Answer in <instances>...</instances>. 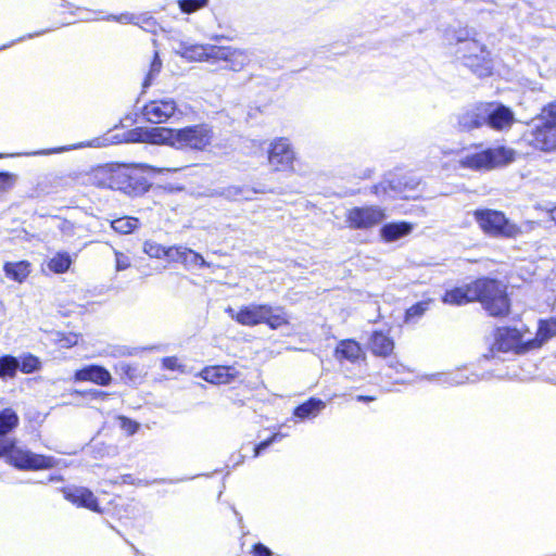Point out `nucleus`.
Returning a JSON list of instances; mask_svg holds the SVG:
<instances>
[{"label":"nucleus","mask_w":556,"mask_h":556,"mask_svg":"<svg viewBox=\"0 0 556 556\" xmlns=\"http://www.w3.org/2000/svg\"><path fill=\"white\" fill-rule=\"evenodd\" d=\"M3 455H8L10 463L18 469L40 470L54 466L53 457L35 454L28 450L15 448L12 440L0 437V456Z\"/></svg>","instance_id":"6e6552de"},{"label":"nucleus","mask_w":556,"mask_h":556,"mask_svg":"<svg viewBox=\"0 0 556 556\" xmlns=\"http://www.w3.org/2000/svg\"><path fill=\"white\" fill-rule=\"evenodd\" d=\"M15 42H16V41H12V42H10V43H8V45H3V46H1V47H0V51H1V50H4V49H7V48L12 47Z\"/></svg>","instance_id":"69168bd1"},{"label":"nucleus","mask_w":556,"mask_h":556,"mask_svg":"<svg viewBox=\"0 0 556 556\" xmlns=\"http://www.w3.org/2000/svg\"><path fill=\"white\" fill-rule=\"evenodd\" d=\"M91 179L98 187L119 190L131 197L148 190L146 179L134 176L131 169L123 165L99 167L93 172Z\"/></svg>","instance_id":"7ed1b4c3"},{"label":"nucleus","mask_w":556,"mask_h":556,"mask_svg":"<svg viewBox=\"0 0 556 556\" xmlns=\"http://www.w3.org/2000/svg\"><path fill=\"white\" fill-rule=\"evenodd\" d=\"M61 1H62L61 7H63V8H66V9H75V11L85 12V13H86V15H89V14H91V13H92L91 11H89V10H87V9H81V8L75 7L74 4H72V3H70V2H67V1H65V0H61ZM80 20H83V21H89V20H92V18H91V17H89V16H81V17H80ZM94 20H98V17H96Z\"/></svg>","instance_id":"3c124183"},{"label":"nucleus","mask_w":556,"mask_h":556,"mask_svg":"<svg viewBox=\"0 0 556 556\" xmlns=\"http://www.w3.org/2000/svg\"><path fill=\"white\" fill-rule=\"evenodd\" d=\"M439 380L443 383H447L451 386H459L466 382L476 381V379H471L469 376L465 375L463 371H456L448 375H439Z\"/></svg>","instance_id":"c9c22d12"},{"label":"nucleus","mask_w":556,"mask_h":556,"mask_svg":"<svg viewBox=\"0 0 556 556\" xmlns=\"http://www.w3.org/2000/svg\"><path fill=\"white\" fill-rule=\"evenodd\" d=\"M527 334L530 333H522L516 328H500L491 352H514L516 354L526 353L533 349V346L530 345V343H532L531 338L527 337Z\"/></svg>","instance_id":"1a4fd4ad"},{"label":"nucleus","mask_w":556,"mask_h":556,"mask_svg":"<svg viewBox=\"0 0 556 556\" xmlns=\"http://www.w3.org/2000/svg\"><path fill=\"white\" fill-rule=\"evenodd\" d=\"M20 369V358L12 355L0 357V379H13Z\"/></svg>","instance_id":"cd10ccee"},{"label":"nucleus","mask_w":556,"mask_h":556,"mask_svg":"<svg viewBox=\"0 0 556 556\" xmlns=\"http://www.w3.org/2000/svg\"><path fill=\"white\" fill-rule=\"evenodd\" d=\"M163 368L168 370L180 369L181 365L178 363V358L175 356L164 357L162 359Z\"/></svg>","instance_id":"8fccbe9b"},{"label":"nucleus","mask_w":556,"mask_h":556,"mask_svg":"<svg viewBox=\"0 0 556 556\" xmlns=\"http://www.w3.org/2000/svg\"><path fill=\"white\" fill-rule=\"evenodd\" d=\"M190 249L182 245H173L167 248V258L172 262L184 263L185 257L189 253Z\"/></svg>","instance_id":"a19ab883"},{"label":"nucleus","mask_w":556,"mask_h":556,"mask_svg":"<svg viewBox=\"0 0 556 556\" xmlns=\"http://www.w3.org/2000/svg\"><path fill=\"white\" fill-rule=\"evenodd\" d=\"M177 129L165 127H155L148 132V137L152 143H166L175 148Z\"/></svg>","instance_id":"bb28decb"},{"label":"nucleus","mask_w":556,"mask_h":556,"mask_svg":"<svg viewBox=\"0 0 556 556\" xmlns=\"http://www.w3.org/2000/svg\"><path fill=\"white\" fill-rule=\"evenodd\" d=\"M260 192L258 190L256 189H248V188H242V187H237V186H231V187H228L227 189H225V191L223 192V195H225L227 199H230V200H252L253 199V194L254 193H257Z\"/></svg>","instance_id":"72a5a7b5"},{"label":"nucleus","mask_w":556,"mask_h":556,"mask_svg":"<svg viewBox=\"0 0 556 556\" xmlns=\"http://www.w3.org/2000/svg\"><path fill=\"white\" fill-rule=\"evenodd\" d=\"M185 168V166H181V167H166V168H154L152 167L153 170H156V172H163V170H166V172H178L180 169Z\"/></svg>","instance_id":"13d9d810"},{"label":"nucleus","mask_w":556,"mask_h":556,"mask_svg":"<svg viewBox=\"0 0 556 556\" xmlns=\"http://www.w3.org/2000/svg\"><path fill=\"white\" fill-rule=\"evenodd\" d=\"M510 108L498 102H484V125L495 131H506L515 124Z\"/></svg>","instance_id":"f8f14e48"},{"label":"nucleus","mask_w":556,"mask_h":556,"mask_svg":"<svg viewBox=\"0 0 556 556\" xmlns=\"http://www.w3.org/2000/svg\"><path fill=\"white\" fill-rule=\"evenodd\" d=\"M72 264V258L67 253H58L48 262L50 270L56 274L65 273Z\"/></svg>","instance_id":"473e14b6"},{"label":"nucleus","mask_w":556,"mask_h":556,"mask_svg":"<svg viewBox=\"0 0 556 556\" xmlns=\"http://www.w3.org/2000/svg\"><path fill=\"white\" fill-rule=\"evenodd\" d=\"M3 269L8 278L23 282L30 273V264L26 261L8 262L4 264Z\"/></svg>","instance_id":"393cba45"},{"label":"nucleus","mask_w":556,"mask_h":556,"mask_svg":"<svg viewBox=\"0 0 556 556\" xmlns=\"http://www.w3.org/2000/svg\"><path fill=\"white\" fill-rule=\"evenodd\" d=\"M185 267L187 268H202L208 267V263L203 258V256L193 250L190 249L189 253L184 260Z\"/></svg>","instance_id":"4c0bfd02"},{"label":"nucleus","mask_w":556,"mask_h":556,"mask_svg":"<svg viewBox=\"0 0 556 556\" xmlns=\"http://www.w3.org/2000/svg\"><path fill=\"white\" fill-rule=\"evenodd\" d=\"M109 21H116L122 24H139V17L130 13H122L119 15H109Z\"/></svg>","instance_id":"49530a36"},{"label":"nucleus","mask_w":556,"mask_h":556,"mask_svg":"<svg viewBox=\"0 0 556 556\" xmlns=\"http://www.w3.org/2000/svg\"><path fill=\"white\" fill-rule=\"evenodd\" d=\"M176 149L202 150L211 143L212 130L206 125H195L177 129Z\"/></svg>","instance_id":"9b49d317"},{"label":"nucleus","mask_w":556,"mask_h":556,"mask_svg":"<svg viewBox=\"0 0 556 556\" xmlns=\"http://www.w3.org/2000/svg\"><path fill=\"white\" fill-rule=\"evenodd\" d=\"M115 255V268L117 271L125 270L130 267L131 261L128 255L112 248Z\"/></svg>","instance_id":"c03bdc74"},{"label":"nucleus","mask_w":556,"mask_h":556,"mask_svg":"<svg viewBox=\"0 0 556 556\" xmlns=\"http://www.w3.org/2000/svg\"><path fill=\"white\" fill-rule=\"evenodd\" d=\"M390 368H394L397 372L401 371V369H404V366L402 364H399L396 362L391 361L389 364Z\"/></svg>","instance_id":"bf43d9fd"},{"label":"nucleus","mask_w":556,"mask_h":556,"mask_svg":"<svg viewBox=\"0 0 556 556\" xmlns=\"http://www.w3.org/2000/svg\"><path fill=\"white\" fill-rule=\"evenodd\" d=\"M20 418L12 408L0 412V437H4L18 426Z\"/></svg>","instance_id":"c756f323"},{"label":"nucleus","mask_w":556,"mask_h":556,"mask_svg":"<svg viewBox=\"0 0 556 556\" xmlns=\"http://www.w3.org/2000/svg\"><path fill=\"white\" fill-rule=\"evenodd\" d=\"M384 218V210L379 206H356L348 211L345 222L352 229L364 230L379 225Z\"/></svg>","instance_id":"9d476101"},{"label":"nucleus","mask_w":556,"mask_h":556,"mask_svg":"<svg viewBox=\"0 0 556 556\" xmlns=\"http://www.w3.org/2000/svg\"><path fill=\"white\" fill-rule=\"evenodd\" d=\"M214 61H224L227 63L226 68L239 72L250 63L251 59L244 50L217 46Z\"/></svg>","instance_id":"dca6fc26"},{"label":"nucleus","mask_w":556,"mask_h":556,"mask_svg":"<svg viewBox=\"0 0 556 556\" xmlns=\"http://www.w3.org/2000/svg\"><path fill=\"white\" fill-rule=\"evenodd\" d=\"M238 370L230 366H213L204 368L201 377L213 384L230 383L238 377Z\"/></svg>","instance_id":"6ab92c4d"},{"label":"nucleus","mask_w":556,"mask_h":556,"mask_svg":"<svg viewBox=\"0 0 556 556\" xmlns=\"http://www.w3.org/2000/svg\"><path fill=\"white\" fill-rule=\"evenodd\" d=\"M96 141H97V140H93V141L88 142V143H86V144H85V143H79V144H77V146H74L73 148H75V149H76V148H83V147H97L98 144H96V143H94Z\"/></svg>","instance_id":"e2e57ef3"},{"label":"nucleus","mask_w":556,"mask_h":556,"mask_svg":"<svg viewBox=\"0 0 556 556\" xmlns=\"http://www.w3.org/2000/svg\"><path fill=\"white\" fill-rule=\"evenodd\" d=\"M139 17V26L142 27L143 29H152L156 22L155 20L152 17V16H146V15H142V16H138Z\"/></svg>","instance_id":"603ef678"},{"label":"nucleus","mask_w":556,"mask_h":556,"mask_svg":"<svg viewBox=\"0 0 556 556\" xmlns=\"http://www.w3.org/2000/svg\"><path fill=\"white\" fill-rule=\"evenodd\" d=\"M472 301L481 302L484 309L495 317L506 315L510 306L506 287L498 280L489 278L446 291L443 296V302L452 305H463Z\"/></svg>","instance_id":"f257e3e1"},{"label":"nucleus","mask_w":556,"mask_h":556,"mask_svg":"<svg viewBox=\"0 0 556 556\" xmlns=\"http://www.w3.org/2000/svg\"><path fill=\"white\" fill-rule=\"evenodd\" d=\"M394 349L393 340L382 331H374L369 339V350L381 357L391 355Z\"/></svg>","instance_id":"412c9836"},{"label":"nucleus","mask_w":556,"mask_h":556,"mask_svg":"<svg viewBox=\"0 0 556 556\" xmlns=\"http://www.w3.org/2000/svg\"><path fill=\"white\" fill-rule=\"evenodd\" d=\"M244 460V455H242L240 452L237 454H233L230 458V462L232 463V466H239Z\"/></svg>","instance_id":"6e6d98bb"},{"label":"nucleus","mask_w":556,"mask_h":556,"mask_svg":"<svg viewBox=\"0 0 556 556\" xmlns=\"http://www.w3.org/2000/svg\"><path fill=\"white\" fill-rule=\"evenodd\" d=\"M66 150H68V149L65 147H61V148H56V149H52V150H41V151L33 152V153H26L25 155H46V154H52V153H60V152H63Z\"/></svg>","instance_id":"864d4df0"},{"label":"nucleus","mask_w":556,"mask_h":556,"mask_svg":"<svg viewBox=\"0 0 556 556\" xmlns=\"http://www.w3.org/2000/svg\"><path fill=\"white\" fill-rule=\"evenodd\" d=\"M356 400L359 402H371L375 399L372 396L358 395Z\"/></svg>","instance_id":"052dcab7"},{"label":"nucleus","mask_w":556,"mask_h":556,"mask_svg":"<svg viewBox=\"0 0 556 556\" xmlns=\"http://www.w3.org/2000/svg\"><path fill=\"white\" fill-rule=\"evenodd\" d=\"M295 153L287 138H277L270 142L268 163L275 170H288L293 166Z\"/></svg>","instance_id":"ddd939ff"},{"label":"nucleus","mask_w":556,"mask_h":556,"mask_svg":"<svg viewBox=\"0 0 556 556\" xmlns=\"http://www.w3.org/2000/svg\"><path fill=\"white\" fill-rule=\"evenodd\" d=\"M225 312L231 319L242 326L253 327L266 324L270 329H278L288 324V318L282 307H274L268 304H249L242 306L238 312L227 307Z\"/></svg>","instance_id":"20e7f679"},{"label":"nucleus","mask_w":556,"mask_h":556,"mask_svg":"<svg viewBox=\"0 0 556 556\" xmlns=\"http://www.w3.org/2000/svg\"><path fill=\"white\" fill-rule=\"evenodd\" d=\"M334 356L338 361L346 359L356 363L363 356V351L358 342L355 340H341L336 348Z\"/></svg>","instance_id":"4be33fe9"},{"label":"nucleus","mask_w":556,"mask_h":556,"mask_svg":"<svg viewBox=\"0 0 556 556\" xmlns=\"http://www.w3.org/2000/svg\"><path fill=\"white\" fill-rule=\"evenodd\" d=\"M413 230V225L406 222L389 223L381 227L380 235L386 242L396 241Z\"/></svg>","instance_id":"5701e85b"},{"label":"nucleus","mask_w":556,"mask_h":556,"mask_svg":"<svg viewBox=\"0 0 556 556\" xmlns=\"http://www.w3.org/2000/svg\"><path fill=\"white\" fill-rule=\"evenodd\" d=\"M283 435L281 433H274L269 439L261 442L260 444L255 445L254 447V457H257L262 451L266 450L269 445H271L274 442H277L280 440Z\"/></svg>","instance_id":"de8ad7c7"},{"label":"nucleus","mask_w":556,"mask_h":556,"mask_svg":"<svg viewBox=\"0 0 556 556\" xmlns=\"http://www.w3.org/2000/svg\"><path fill=\"white\" fill-rule=\"evenodd\" d=\"M523 139L538 150H556V104L543 109L542 114L523 135Z\"/></svg>","instance_id":"39448f33"},{"label":"nucleus","mask_w":556,"mask_h":556,"mask_svg":"<svg viewBox=\"0 0 556 556\" xmlns=\"http://www.w3.org/2000/svg\"><path fill=\"white\" fill-rule=\"evenodd\" d=\"M111 226L116 232L127 235L138 228L139 220L135 217L125 216L112 220Z\"/></svg>","instance_id":"2f4dec72"},{"label":"nucleus","mask_w":556,"mask_h":556,"mask_svg":"<svg viewBox=\"0 0 556 556\" xmlns=\"http://www.w3.org/2000/svg\"><path fill=\"white\" fill-rule=\"evenodd\" d=\"M54 341L62 349H70L78 343V336L75 333L56 332Z\"/></svg>","instance_id":"79ce46f5"},{"label":"nucleus","mask_w":556,"mask_h":556,"mask_svg":"<svg viewBox=\"0 0 556 556\" xmlns=\"http://www.w3.org/2000/svg\"><path fill=\"white\" fill-rule=\"evenodd\" d=\"M252 556H273V552L262 543L253 545L251 551Z\"/></svg>","instance_id":"09e8293b"},{"label":"nucleus","mask_w":556,"mask_h":556,"mask_svg":"<svg viewBox=\"0 0 556 556\" xmlns=\"http://www.w3.org/2000/svg\"><path fill=\"white\" fill-rule=\"evenodd\" d=\"M138 353L137 348H128L125 345H116L110 348V351L108 352L109 355L113 357H122V356H130Z\"/></svg>","instance_id":"37998d69"},{"label":"nucleus","mask_w":556,"mask_h":556,"mask_svg":"<svg viewBox=\"0 0 556 556\" xmlns=\"http://www.w3.org/2000/svg\"><path fill=\"white\" fill-rule=\"evenodd\" d=\"M0 157H2V155L0 154Z\"/></svg>","instance_id":"338daca9"},{"label":"nucleus","mask_w":556,"mask_h":556,"mask_svg":"<svg viewBox=\"0 0 556 556\" xmlns=\"http://www.w3.org/2000/svg\"><path fill=\"white\" fill-rule=\"evenodd\" d=\"M431 300L420 301L405 312V323L406 324H415L418 319L429 309Z\"/></svg>","instance_id":"7c9ffc66"},{"label":"nucleus","mask_w":556,"mask_h":556,"mask_svg":"<svg viewBox=\"0 0 556 556\" xmlns=\"http://www.w3.org/2000/svg\"><path fill=\"white\" fill-rule=\"evenodd\" d=\"M326 407V403L320 399L311 397L303 404L296 406L293 416L300 420L312 419L317 417Z\"/></svg>","instance_id":"b1692460"},{"label":"nucleus","mask_w":556,"mask_h":556,"mask_svg":"<svg viewBox=\"0 0 556 556\" xmlns=\"http://www.w3.org/2000/svg\"><path fill=\"white\" fill-rule=\"evenodd\" d=\"M76 381H91L100 386H109L112 376L104 367L90 365L75 372Z\"/></svg>","instance_id":"aec40b11"},{"label":"nucleus","mask_w":556,"mask_h":556,"mask_svg":"<svg viewBox=\"0 0 556 556\" xmlns=\"http://www.w3.org/2000/svg\"><path fill=\"white\" fill-rule=\"evenodd\" d=\"M123 427L130 433H135L138 428H139V425L137 422H134V421H130L126 418L123 419Z\"/></svg>","instance_id":"5fc2aeb1"},{"label":"nucleus","mask_w":556,"mask_h":556,"mask_svg":"<svg viewBox=\"0 0 556 556\" xmlns=\"http://www.w3.org/2000/svg\"><path fill=\"white\" fill-rule=\"evenodd\" d=\"M115 371L131 383H137L142 378V370L138 365L121 362L115 366Z\"/></svg>","instance_id":"c85d7f7f"},{"label":"nucleus","mask_w":556,"mask_h":556,"mask_svg":"<svg viewBox=\"0 0 556 556\" xmlns=\"http://www.w3.org/2000/svg\"><path fill=\"white\" fill-rule=\"evenodd\" d=\"M45 33H46V31H39V33H36V34H28L27 36H24V37L18 38L16 41H23V40H24V39H26V38H33V37H35V36H39V35L45 34Z\"/></svg>","instance_id":"680f3d73"},{"label":"nucleus","mask_w":556,"mask_h":556,"mask_svg":"<svg viewBox=\"0 0 556 556\" xmlns=\"http://www.w3.org/2000/svg\"><path fill=\"white\" fill-rule=\"evenodd\" d=\"M515 152L505 147L488 148L473 153H467L459 160L464 168L472 170H492L514 161Z\"/></svg>","instance_id":"423d86ee"},{"label":"nucleus","mask_w":556,"mask_h":556,"mask_svg":"<svg viewBox=\"0 0 556 556\" xmlns=\"http://www.w3.org/2000/svg\"><path fill=\"white\" fill-rule=\"evenodd\" d=\"M450 45H456L455 53L463 59L464 64L468 66L477 76L485 77L492 73V61L490 52L478 40L470 38L467 29H459L447 35Z\"/></svg>","instance_id":"f03ea898"},{"label":"nucleus","mask_w":556,"mask_h":556,"mask_svg":"<svg viewBox=\"0 0 556 556\" xmlns=\"http://www.w3.org/2000/svg\"><path fill=\"white\" fill-rule=\"evenodd\" d=\"M93 399H103L108 395V393L100 390H91L88 392Z\"/></svg>","instance_id":"4d7b16f0"},{"label":"nucleus","mask_w":556,"mask_h":556,"mask_svg":"<svg viewBox=\"0 0 556 556\" xmlns=\"http://www.w3.org/2000/svg\"><path fill=\"white\" fill-rule=\"evenodd\" d=\"M549 217L553 222L556 223V206L549 210Z\"/></svg>","instance_id":"0e129e2a"},{"label":"nucleus","mask_w":556,"mask_h":556,"mask_svg":"<svg viewBox=\"0 0 556 556\" xmlns=\"http://www.w3.org/2000/svg\"><path fill=\"white\" fill-rule=\"evenodd\" d=\"M217 46L214 45H189L180 42L177 53L190 61H213Z\"/></svg>","instance_id":"a211bd4d"},{"label":"nucleus","mask_w":556,"mask_h":556,"mask_svg":"<svg viewBox=\"0 0 556 556\" xmlns=\"http://www.w3.org/2000/svg\"><path fill=\"white\" fill-rule=\"evenodd\" d=\"M41 363L39 358L33 354L23 355L20 359V369L24 374H33L39 370Z\"/></svg>","instance_id":"f704fd0d"},{"label":"nucleus","mask_w":556,"mask_h":556,"mask_svg":"<svg viewBox=\"0 0 556 556\" xmlns=\"http://www.w3.org/2000/svg\"><path fill=\"white\" fill-rule=\"evenodd\" d=\"M556 334V319L541 320L535 338L531 339L533 349L540 348L549 338Z\"/></svg>","instance_id":"a878e982"},{"label":"nucleus","mask_w":556,"mask_h":556,"mask_svg":"<svg viewBox=\"0 0 556 556\" xmlns=\"http://www.w3.org/2000/svg\"><path fill=\"white\" fill-rule=\"evenodd\" d=\"M473 217L484 233L496 238H516L521 233L518 225L510 222L503 212L496 210H476Z\"/></svg>","instance_id":"0eeeda50"},{"label":"nucleus","mask_w":556,"mask_h":556,"mask_svg":"<svg viewBox=\"0 0 556 556\" xmlns=\"http://www.w3.org/2000/svg\"><path fill=\"white\" fill-rule=\"evenodd\" d=\"M176 102L172 99L154 100L146 104L142 114L152 124H162L175 115Z\"/></svg>","instance_id":"4468645a"},{"label":"nucleus","mask_w":556,"mask_h":556,"mask_svg":"<svg viewBox=\"0 0 556 556\" xmlns=\"http://www.w3.org/2000/svg\"><path fill=\"white\" fill-rule=\"evenodd\" d=\"M457 127L462 131H470L484 125V102L475 103L460 111Z\"/></svg>","instance_id":"2eb2a0df"},{"label":"nucleus","mask_w":556,"mask_h":556,"mask_svg":"<svg viewBox=\"0 0 556 556\" xmlns=\"http://www.w3.org/2000/svg\"><path fill=\"white\" fill-rule=\"evenodd\" d=\"M143 252L150 257L154 258H162L167 256V248L154 241H146L143 244Z\"/></svg>","instance_id":"58836bf2"},{"label":"nucleus","mask_w":556,"mask_h":556,"mask_svg":"<svg viewBox=\"0 0 556 556\" xmlns=\"http://www.w3.org/2000/svg\"><path fill=\"white\" fill-rule=\"evenodd\" d=\"M15 179L16 177L13 174L0 173V194L8 192L10 189H12Z\"/></svg>","instance_id":"a18cd8bd"},{"label":"nucleus","mask_w":556,"mask_h":556,"mask_svg":"<svg viewBox=\"0 0 556 556\" xmlns=\"http://www.w3.org/2000/svg\"><path fill=\"white\" fill-rule=\"evenodd\" d=\"M210 0H178V7L185 14H192L200 9L207 7Z\"/></svg>","instance_id":"e433bc0d"},{"label":"nucleus","mask_w":556,"mask_h":556,"mask_svg":"<svg viewBox=\"0 0 556 556\" xmlns=\"http://www.w3.org/2000/svg\"><path fill=\"white\" fill-rule=\"evenodd\" d=\"M162 68V61L159 56V53L154 52V58L150 65V71L143 81V88H148L151 84L153 78L161 72Z\"/></svg>","instance_id":"ea45409f"},{"label":"nucleus","mask_w":556,"mask_h":556,"mask_svg":"<svg viewBox=\"0 0 556 556\" xmlns=\"http://www.w3.org/2000/svg\"><path fill=\"white\" fill-rule=\"evenodd\" d=\"M64 497L73 504L93 511H99L98 501L93 493L84 486H67L63 489Z\"/></svg>","instance_id":"f3484780"}]
</instances>
